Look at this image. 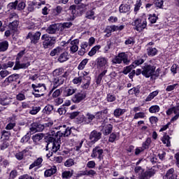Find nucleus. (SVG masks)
Here are the masks:
<instances>
[{
	"mask_svg": "<svg viewBox=\"0 0 179 179\" xmlns=\"http://www.w3.org/2000/svg\"><path fill=\"white\" fill-rule=\"evenodd\" d=\"M72 130L66 125L53 127L50 129L48 135L49 136L48 143L45 147V150H50L51 152L47 154V157H51L52 153H57L61 148V138H66L71 135Z\"/></svg>",
	"mask_w": 179,
	"mask_h": 179,
	"instance_id": "f257e3e1",
	"label": "nucleus"
},
{
	"mask_svg": "<svg viewBox=\"0 0 179 179\" xmlns=\"http://www.w3.org/2000/svg\"><path fill=\"white\" fill-rule=\"evenodd\" d=\"M111 62L113 65L122 64V62L125 65H129L131 60L128 59V55L125 52H120L112 59Z\"/></svg>",
	"mask_w": 179,
	"mask_h": 179,
	"instance_id": "f03ea898",
	"label": "nucleus"
},
{
	"mask_svg": "<svg viewBox=\"0 0 179 179\" xmlns=\"http://www.w3.org/2000/svg\"><path fill=\"white\" fill-rule=\"evenodd\" d=\"M31 87L36 92H32V94H34L35 97H41V96L44 95V92H45V90H47V87H45V84L44 83H39L37 85L32 84Z\"/></svg>",
	"mask_w": 179,
	"mask_h": 179,
	"instance_id": "7ed1b4c3",
	"label": "nucleus"
},
{
	"mask_svg": "<svg viewBox=\"0 0 179 179\" xmlns=\"http://www.w3.org/2000/svg\"><path fill=\"white\" fill-rule=\"evenodd\" d=\"M41 38L43 41V48H50V47H52L55 44L57 40L55 37H51L48 34L42 35Z\"/></svg>",
	"mask_w": 179,
	"mask_h": 179,
	"instance_id": "20e7f679",
	"label": "nucleus"
},
{
	"mask_svg": "<svg viewBox=\"0 0 179 179\" xmlns=\"http://www.w3.org/2000/svg\"><path fill=\"white\" fill-rule=\"evenodd\" d=\"M110 120L108 118L103 120L101 124V131L103 135H110L111 132H113V124H109L108 122Z\"/></svg>",
	"mask_w": 179,
	"mask_h": 179,
	"instance_id": "39448f33",
	"label": "nucleus"
},
{
	"mask_svg": "<svg viewBox=\"0 0 179 179\" xmlns=\"http://www.w3.org/2000/svg\"><path fill=\"white\" fill-rule=\"evenodd\" d=\"M155 71L156 66L146 64L143 67L142 75L145 78H150V76H153Z\"/></svg>",
	"mask_w": 179,
	"mask_h": 179,
	"instance_id": "423d86ee",
	"label": "nucleus"
},
{
	"mask_svg": "<svg viewBox=\"0 0 179 179\" xmlns=\"http://www.w3.org/2000/svg\"><path fill=\"white\" fill-rule=\"evenodd\" d=\"M40 37H41V32L40 31L29 32L26 38L27 40H30L31 44H37L40 41Z\"/></svg>",
	"mask_w": 179,
	"mask_h": 179,
	"instance_id": "0eeeda50",
	"label": "nucleus"
},
{
	"mask_svg": "<svg viewBox=\"0 0 179 179\" xmlns=\"http://www.w3.org/2000/svg\"><path fill=\"white\" fill-rule=\"evenodd\" d=\"M156 174V171L155 169L151 168L146 171H143L141 174L138 176L139 179H150Z\"/></svg>",
	"mask_w": 179,
	"mask_h": 179,
	"instance_id": "6e6552de",
	"label": "nucleus"
},
{
	"mask_svg": "<svg viewBox=\"0 0 179 179\" xmlns=\"http://www.w3.org/2000/svg\"><path fill=\"white\" fill-rule=\"evenodd\" d=\"M147 25L148 22H146V20H141L140 19H137L134 21L135 30L139 31V33L144 29H146Z\"/></svg>",
	"mask_w": 179,
	"mask_h": 179,
	"instance_id": "1a4fd4ad",
	"label": "nucleus"
},
{
	"mask_svg": "<svg viewBox=\"0 0 179 179\" xmlns=\"http://www.w3.org/2000/svg\"><path fill=\"white\" fill-rule=\"evenodd\" d=\"M30 66V62L26 63H20V58L17 57L15 64L13 67V71H19V69H27Z\"/></svg>",
	"mask_w": 179,
	"mask_h": 179,
	"instance_id": "9d476101",
	"label": "nucleus"
},
{
	"mask_svg": "<svg viewBox=\"0 0 179 179\" xmlns=\"http://www.w3.org/2000/svg\"><path fill=\"white\" fill-rule=\"evenodd\" d=\"M85 99H86V93L83 92H80L75 94L72 96L71 101H73V103H75L76 104H79L80 101H83V100Z\"/></svg>",
	"mask_w": 179,
	"mask_h": 179,
	"instance_id": "9b49d317",
	"label": "nucleus"
},
{
	"mask_svg": "<svg viewBox=\"0 0 179 179\" xmlns=\"http://www.w3.org/2000/svg\"><path fill=\"white\" fill-rule=\"evenodd\" d=\"M103 153H104L103 149H101L99 146H96L92 150L91 157H97L99 160H102Z\"/></svg>",
	"mask_w": 179,
	"mask_h": 179,
	"instance_id": "f8f14e48",
	"label": "nucleus"
},
{
	"mask_svg": "<svg viewBox=\"0 0 179 179\" xmlns=\"http://www.w3.org/2000/svg\"><path fill=\"white\" fill-rule=\"evenodd\" d=\"M96 65L99 68L106 69L108 66V59L100 57L96 59Z\"/></svg>",
	"mask_w": 179,
	"mask_h": 179,
	"instance_id": "ddd939ff",
	"label": "nucleus"
},
{
	"mask_svg": "<svg viewBox=\"0 0 179 179\" xmlns=\"http://www.w3.org/2000/svg\"><path fill=\"white\" fill-rule=\"evenodd\" d=\"M90 139L91 142H92L93 143H96V142L101 139V133L96 130L92 131L90 134Z\"/></svg>",
	"mask_w": 179,
	"mask_h": 179,
	"instance_id": "4468645a",
	"label": "nucleus"
},
{
	"mask_svg": "<svg viewBox=\"0 0 179 179\" xmlns=\"http://www.w3.org/2000/svg\"><path fill=\"white\" fill-rule=\"evenodd\" d=\"M64 82H65V74L59 77H55L53 79L54 89H57L58 86H61V85H64Z\"/></svg>",
	"mask_w": 179,
	"mask_h": 179,
	"instance_id": "2eb2a0df",
	"label": "nucleus"
},
{
	"mask_svg": "<svg viewBox=\"0 0 179 179\" xmlns=\"http://www.w3.org/2000/svg\"><path fill=\"white\" fill-rule=\"evenodd\" d=\"M71 47H70V51L72 52V54H75L79 50V39H74L71 41L70 43Z\"/></svg>",
	"mask_w": 179,
	"mask_h": 179,
	"instance_id": "dca6fc26",
	"label": "nucleus"
},
{
	"mask_svg": "<svg viewBox=\"0 0 179 179\" xmlns=\"http://www.w3.org/2000/svg\"><path fill=\"white\" fill-rule=\"evenodd\" d=\"M131 10V6L125 3L124 1L119 7V11L120 13H129Z\"/></svg>",
	"mask_w": 179,
	"mask_h": 179,
	"instance_id": "f3484780",
	"label": "nucleus"
},
{
	"mask_svg": "<svg viewBox=\"0 0 179 179\" xmlns=\"http://www.w3.org/2000/svg\"><path fill=\"white\" fill-rule=\"evenodd\" d=\"M78 89L73 88V87H67L64 91V94L66 97H69V96H73L76 93Z\"/></svg>",
	"mask_w": 179,
	"mask_h": 179,
	"instance_id": "a211bd4d",
	"label": "nucleus"
},
{
	"mask_svg": "<svg viewBox=\"0 0 179 179\" xmlns=\"http://www.w3.org/2000/svg\"><path fill=\"white\" fill-rule=\"evenodd\" d=\"M58 24H53L50 25L46 29V31L48 33V34H55V33H57V31H58Z\"/></svg>",
	"mask_w": 179,
	"mask_h": 179,
	"instance_id": "6ab92c4d",
	"label": "nucleus"
},
{
	"mask_svg": "<svg viewBox=\"0 0 179 179\" xmlns=\"http://www.w3.org/2000/svg\"><path fill=\"white\" fill-rule=\"evenodd\" d=\"M20 76L19 74H12L11 76H8L4 80L5 83L9 85V83H12V82H15L19 79Z\"/></svg>",
	"mask_w": 179,
	"mask_h": 179,
	"instance_id": "aec40b11",
	"label": "nucleus"
},
{
	"mask_svg": "<svg viewBox=\"0 0 179 179\" xmlns=\"http://www.w3.org/2000/svg\"><path fill=\"white\" fill-rule=\"evenodd\" d=\"M55 173H57V166H53L51 169H47L45 171V177H51V176H53Z\"/></svg>",
	"mask_w": 179,
	"mask_h": 179,
	"instance_id": "412c9836",
	"label": "nucleus"
},
{
	"mask_svg": "<svg viewBox=\"0 0 179 179\" xmlns=\"http://www.w3.org/2000/svg\"><path fill=\"white\" fill-rule=\"evenodd\" d=\"M113 31H115V25L107 26L105 29V33H106V36L110 37Z\"/></svg>",
	"mask_w": 179,
	"mask_h": 179,
	"instance_id": "4be33fe9",
	"label": "nucleus"
},
{
	"mask_svg": "<svg viewBox=\"0 0 179 179\" xmlns=\"http://www.w3.org/2000/svg\"><path fill=\"white\" fill-rule=\"evenodd\" d=\"M69 56L68 52L62 53L58 58L59 62H65L66 61H68V59H69V57H68Z\"/></svg>",
	"mask_w": 179,
	"mask_h": 179,
	"instance_id": "5701e85b",
	"label": "nucleus"
},
{
	"mask_svg": "<svg viewBox=\"0 0 179 179\" xmlns=\"http://www.w3.org/2000/svg\"><path fill=\"white\" fill-rule=\"evenodd\" d=\"M125 113H127L126 109L117 108L114 110V115L116 118H120V117L125 114Z\"/></svg>",
	"mask_w": 179,
	"mask_h": 179,
	"instance_id": "b1692460",
	"label": "nucleus"
},
{
	"mask_svg": "<svg viewBox=\"0 0 179 179\" xmlns=\"http://www.w3.org/2000/svg\"><path fill=\"white\" fill-rule=\"evenodd\" d=\"M29 151L25 149L21 152H17L15 154V157L17 160H23V158L24 156H26V153H27Z\"/></svg>",
	"mask_w": 179,
	"mask_h": 179,
	"instance_id": "393cba45",
	"label": "nucleus"
},
{
	"mask_svg": "<svg viewBox=\"0 0 179 179\" xmlns=\"http://www.w3.org/2000/svg\"><path fill=\"white\" fill-rule=\"evenodd\" d=\"M52 110H54V106L52 105L48 104L43 109L42 112L43 114L50 115L51 114Z\"/></svg>",
	"mask_w": 179,
	"mask_h": 179,
	"instance_id": "a878e982",
	"label": "nucleus"
},
{
	"mask_svg": "<svg viewBox=\"0 0 179 179\" xmlns=\"http://www.w3.org/2000/svg\"><path fill=\"white\" fill-rule=\"evenodd\" d=\"M9 47V43L7 41H4L0 43V52H3L8 50Z\"/></svg>",
	"mask_w": 179,
	"mask_h": 179,
	"instance_id": "bb28decb",
	"label": "nucleus"
},
{
	"mask_svg": "<svg viewBox=\"0 0 179 179\" xmlns=\"http://www.w3.org/2000/svg\"><path fill=\"white\" fill-rule=\"evenodd\" d=\"M41 163H43V158H38L29 166V170H31V169H34V167H37V166H40Z\"/></svg>",
	"mask_w": 179,
	"mask_h": 179,
	"instance_id": "cd10ccee",
	"label": "nucleus"
},
{
	"mask_svg": "<svg viewBox=\"0 0 179 179\" xmlns=\"http://www.w3.org/2000/svg\"><path fill=\"white\" fill-rule=\"evenodd\" d=\"M162 141L164 143V145H166L167 146V148L171 146V143H170V136H169V135H164Z\"/></svg>",
	"mask_w": 179,
	"mask_h": 179,
	"instance_id": "c85d7f7f",
	"label": "nucleus"
},
{
	"mask_svg": "<svg viewBox=\"0 0 179 179\" xmlns=\"http://www.w3.org/2000/svg\"><path fill=\"white\" fill-rule=\"evenodd\" d=\"M159 94V90L154 91L151 92L145 99V101H152L154 98Z\"/></svg>",
	"mask_w": 179,
	"mask_h": 179,
	"instance_id": "c756f323",
	"label": "nucleus"
},
{
	"mask_svg": "<svg viewBox=\"0 0 179 179\" xmlns=\"http://www.w3.org/2000/svg\"><path fill=\"white\" fill-rule=\"evenodd\" d=\"M61 52H62V48L57 47L50 52V55L51 57H55V55H58L59 54H61Z\"/></svg>",
	"mask_w": 179,
	"mask_h": 179,
	"instance_id": "7c9ffc66",
	"label": "nucleus"
},
{
	"mask_svg": "<svg viewBox=\"0 0 179 179\" xmlns=\"http://www.w3.org/2000/svg\"><path fill=\"white\" fill-rule=\"evenodd\" d=\"M0 104L1 106H9L10 104V99L8 97H0Z\"/></svg>",
	"mask_w": 179,
	"mask_h": 179,
	"instance_id": "2f4dec72",
	"label": "nucleus"
},
{
	"mask_svg": "<svg viewBox=\"0 0 179 179\" xmlns=\"http://www.w3.org/2000/svg\"><path fill=\"white\" fill-rule=\"evenodd\" d=\"M100 50V45H95L93 47L91 50L88 52V55L90 57H93V55H96L97 51Z\"/></svg>",
	"mask_w": 179,
	"mask_h": 179,
	"instance_id": "473e14b6",
	"label": "nucleus"
},
{
	"mask_svg": "<svg viewBox=\"0 0 179 179\" xmlns=\"http://www.w3.org/2000/svg\"><path fill=\"white\" fill-rule=\"evenodd\" d=\"M19 26V22L17 20H14L13 22L9 24V28L13 31L17 30V27Z\"/></svg>",
	"mask_w": 179,
	"mask_h": 179,
	"instance_id": "72a5a7b5",
	"label": "nucleus"
},
{
	"mask_svg": "<svg viewBox=\"0 0 179 179\" xmlns=\"http://www.w3.org/2000/svg\"><path fill=\"white\" fill-rule=\"evenodd\" d=\"M43 138H44V135L43 134H36L34 136H33L32 139L35 143H37V142L41 141Z\"/></svg>",
	"mask_w": 179,
	"mask_h": 179,
	"instance_id": "f704fd0d",
	"label": "nucleus"
},
{
	"mask_svg": "<svg viewBox=\"0 0 179 179\" xmlns=\"http://www.w3.org/2000/svg\"><path fill=\"white\" fill-rule=\"evenodd\" d=\"M148 51V55L151 56V57H155L156 54H157V49L155 48H148L147 49Z\"/></svg>",
	"mask_w": 179,
	"mask_h": 179,
	"instance_id": "c9c22d12",
	"label": "nucleus"
},
{
	"mask_svg": "<svg viewBox=\"0 0 179 179\" xmlns=\"http://www.w3.org/2000/svg\"><path fill=\"white\" fill-rule=\"evenodd\" d=\"M150 143H152V138H147L146 141L143 143L141 148H144V150L146 149H149V146H150Z\"/></svg>",
	"mask_w": 179,
	"mask_h": 179,
	"instance_id": "e433bc0d",
	"label": "nucleus"
},
{
	"mask_svg": "<svg viewBox=\"0 0 179 179\" xmlns=\"http://www.w3.org/2000/svg\"><path fill=\"white\" fill-rule=\"evenodd\" d=\"M69 10H71V13L73 14V17H71L69 19L70 20H73V19H75V16H76V6H71L69 7Z\"/></svg>",
	"mask_w": 179,
	"mask_h": 179,
	"instance_id": "4c0bfd02",
	"label": "nucleus"
},
{
	"mask_svg": "<svg viewBox=\"0 0 179 179\" xmlns=\"http://www.w3.org/2000/svg\"><path fill=\"white\" fill-rule=\"evenodd\" d=\"M88 59H84L78 65V69L79 71H82L83 69H85V66H86V64H87L88 62Z\"/></svg>",
	"mask_w": 179,
	"mask_h": 179,
	"instance_id": "58836bf2",
	"label": "nucleus"
},
{
	"mask_svg": "<svg viewBox=\"0 0 179 179\" xmlns=\"http://www.w3.org/2000/svg\"><path fill=\"white\" fill-rule=\"evenodd\" d=\"M149 111L152 114L155 113H159L160 111V107L157 105L152 106L149 108Z\"/></svg>",
	"mask_w": 179,
	"mask_h": 179,
	"instance_id": "ea45409f",
	"label": "nucleus"
},
{
	"mask_svg": "<svg viewBox=\"0 0 179 179\" xmlns=\"http://www.w3.org/2000/svg\"><path fill=\"white\" fill-rule=\"evenodd\" d=\"M40 110H41V107L40 106H34L32 107V109L29 111V114H31V115H36Z\"/></svg>",
	"mask_w": 179,
	"mask_h": 179,
	"instance_id": "a19ab883",
	"label": "nucleus"
},
{
	"mask_svg": "<svg viewBox=\"0 0 179 179\" xmlns=\"http://www.w3.org/2000/svg\"><path fill=\"white\" fill-rule=\"evenodd\" d=\"M9 136H10V131H8L6 130H3L1 131V138L8 140L9 139Z\"/></svg>",
	"mask_w": 179,
	"mask_h": 179,
	"instance_id": "79ce46f5",
	"label": "nucleus"
},
{
	"mask_svg": "<svg viewBox=\"0 0 179 179\" xmlns=\"http://www.w3.org/2000/svg\"><path fill=\"white\" fill-rule=\"evenodd\" d=\"M117 98L115 97V95L113 94H108L106 96V100L108 101V103H113V101H115Z\"/></svg>",
	"mask_w": 179,
	"mask_h": 179,
	"instance_id": "37998d69",
	"label": "nucleus"
},
{
	"mask_svg": "<svg viewBox=\"0 0 179 179\" xmlns=\"http://www.w3.org/2000/svg\"><path fill=\"white\" fill-rule=\"evenodd\" d=\"M143 62H145V60L142 58H139V59H136L131 65L133 67L138 66L139 65H142V64H143Z\"/></svg>",
	"mask_w": 179,
	"mask_h": 179,
	"instance_id": "c03bdc74",
	"label": "nucleus"
},
{
	"mask_svg": "<svg viewBox=\"0 0 179 179\" xmlns=\"http://www.w3.org/2000/svg\"><path fill=\"white\" fill-rule=\"evenodd\" d=\"M86 117H87V124H90V122H92V121H93L94 120V118H96V115H94L90 113H87L86 114Z\"/></svg>",
	"mask_w": 179,
	"mask_h": 179,
	"instance_id": "a18cd8bd",
	"label": "nucleus"
},
{
	"mask_svg": "<svg viewBox=\"0 0 179 179\" xmlns=\"http://www.w3.org/2000/svg\"><path fill=\"white\" fill-rule=\"evenodd\" d=\"M26 8V3L24 1H20L17 3V10H23Z\"/></svg>",
	"mask_w": 179,
	"mask_h": 179,
	"instance_id": "49530a36",
	"label": "nucleus"
},
{
	"mask_svg": "<svg viewBox=\"0 0 179 179\" xmlns=\"http://www.w3.org/2000/svg\"><path fill=\"white\" fill-rule=\"evenodd\" d=\"M29 141H30V134L29 133H27L25 136H24L22 138H21V143H27V142H29Z\"/></svg>",
	"mask_w": 179,
	"mask_h": 179,
	"instance_id": "de8ad7c7",
	"label": "nucleus"
},
{
	"mask_svg": "<svg viewBox=\"0 0 179 179\" xmlns=\"http://www.w3.org/2000/svg\"><path fill=\"white\" fill-rule=\"evenodd\" d=\"M74 164L75 161L72 159H67L64 163V166H66V167H72Z\"/></svg>",
	"mask_w": 179,
	"mask_h": 179,
	"instance_id": "09e8293b",
	"label": "nucleus"
},
{
	"mask_svg": "<svg viewBox=\"0 0 179 179\" xmlns=\"http://www.w3.org/2000/svg\"><path fill=\"white\" fill-rule=\"evenodd\" d=\"M17 3H18V1L16 0L14 2H11L8 3V7L9 8V9L16 10V8H17Z\"/></svg>",
	"mask_w": 179,
	"mask_h": 179,
	"instance_id": "8fccbe9b",
	"label": "nucleus"
},
{
	"mask_svg": "<svg viewBox=\"0 0 179 179\" xmlns=\"http://www.w3.org/2000/svg\"><path fill=\"white\" fill-rule=\"evenodd\" d=\"M145 117H146V115H145V113L139 112V113H136L134 115V120H138V118H145Z\"/></svg>",
	"mask_w": 179,
	"mask_h": 179,
	"instance_id": "3c124183",
	"label": "nucleus"
},
{
	"mask_svg": "<svg viewBox=\"0 0 179 179\" xmlns=\"http://www.w3.org/2000/svg\"><path fill=\"white\" fill-rule=\"evenodd\" d=\"M29 134L30 135H33V134H36L37 132V126L36 125V123H33L30 127Z\"/></svg>",
	"mask_w": 179,
	"mask_h": 179,
	"instance_id": "603ef678",
	"label": "nucleus"
},
{
	"mask_svg": "<svg viewBox=\"0 0 179 179\" xmlns=\"http://www.w3.org/2000/svg\"><path fill=\"white\" fill-rule=\"evenodd\" d=\"M16 99L19 101H23V100H26V95H24L23 93H19L16 95Z\"/></svg>",
	"mask_w": 179,
	"mask_h": 179,
	"instance_id": "864d4df0",
	"label": "nucleus"
},
{
	"mask_svg": "<svg viewBox=\"0 0 179 179\" xmlns=\"http://www.w3.org/2000/svg\"><path fill=\"white\" fill-rule=\"evenodd\" d=\"M63 69H55L53 71V76H55V78H57V76H59L60 75H62V72H63Z\"/></svg>",
	"mask_w": 179,
	"mask_h": 179,
	"instance_id": "5fc2aeb1",
	"label": "nucleus"
},
{
	"mask_svg": "<svg viewBox=\"0 0 179 179\" xmlns=\"http://www.w3.org/2000/svg\"><path fill=\"white\" fill-rule=\"evenodd\" d=\"M144 171H145V169H143L141 166H136L135 169H134L135 173L136 174H138V176H141V174H142Z\"/></svg>",
	"mask_w": 179,
	"mask_h": 179,
	"instance_id": "6e6d98bb",
	"label": "nucleus"
},
{
	"mask_svg": "<svg viewBox=\"0 0 179 179\" xmlns=\"http://www.w3.org/2000/svg\"><path fill=\"white\" fill-rule=\"evenodd\" d=\"M124 44L126 45H129V44L131 45H134L135 44V41L134 40V38L131 37V38H127L125 41Z\"/></svg>",
	"mask_w": 179,
	"mask_h": 179,
	"instance_id": "4d7b16f0",
	"label": "nucleus"
},
{
	"mask_svg": "<svg viewBox=\"0 0 179 179\" xmlns=\"http://www.w3.org/2000/svg\"><path fill=\"white\" fill-rule=\"evenodd\" d=\"M73 83L74 85H80L82 83V76L76 77L74 79H73Z\"/></svg>",
	"mask_w": 179,
	"mask_h": 179,
	"instance_id": "13d9d810",
	"label": "nucleus"
},
{
	"mask_svg": "<svg viewBox=\"0 0 179 179\" xmlns=\"http://www.w3.org/2000/svg\"><path fill=\"white\" fill-rule=\"evenodd\" d=\"M163 3H164V1H163V0H155V6L157 8H162Z\"/></svg>",
	"mask_w": 179,
	"mask_h": 179,
	"instance_id": "bf43d9fd",
	"label": "nucleus"
},
{
	"mask_svg": "<svg viewBox=\"0 0 179 179\" xmlns=\"http://www.w3.org/2000/svg\"><path fill=\"white\" fill-rule=\"evenodd\" d=\"M10 73H9L8 70H2L0 71V76L2 79H3V78H6V76H8V75Z\"/></svg>",
	"mask_w": 179,
	"mask_h": 179,
	"instance_id": "052dcab7",
	"label": "nucleus"
},
{
	"mask_svg": "<svg viewBox=\"0 0 179 179\" xmlns=\"http://www.w3.org/2000/svg\"><path fill=\"white\" fill-rule=\"evenodd\" d=\"M15 127H16L15 122H10L6 125V129H7L8 131H10V129H13Z\"/></svg>",
	"mask_w": 179,
	"mask_h": 179,
	"instance_id": "680f3d73",
	"label": "nucleus"
},
{
	"mask_svg": "<svg viewBox=\"0 0 179 179\" xmlns=\"http://www.w3.org/2000/svg\"><path fill=\"white\" fill-rule=\"evenodd\" d=\"M87 82L83 85V89H89V86H90V77L87 76Z\"/></svg>",
	"mask_w": 179,
	"mask_h": 179,
	"instance_id": "e2e57ef3",
	"label": "nucleus"
},
{
	"mask_svg": "<svg viewBox=\"0 0 179 179\" xmlns=\"http://www.w3.org/2000/svg\"><path fill=\"white\" fill-rule=\"evenodd\" d=\"M96 172L94 170L85 171L83 176H94Z\"/></svg>",
	"mask_w": 179,
	"mask_h": 179,
	"instance_id": "0e129e2a",
	"label": "nucleus"
},
{
	"mask_svg": "<svg viewBox=\"0 0 179 179\" xmlns=\"http://www.w3.org/2000/svg\"><path fill=\"white\" fill-rule=\"evenodd\" d=\"M148 20L150 23H156V22H157V17L156 16V14H154L153 15H150Z\"/></svg>",
	"mask_w": 179,
	"mask_h": 179,
	"instance_id": "69168bd1",
	"label": "nucleus"
},
{
	"mask_svg": "<svg viewBox=\"0 0 179 179\" xmlns=\"http://www.w3.org/2000/svg\"><path fill=\"white\" fill-rule=\"evenodd\" d=\"M93 16H94V12L93 10H90L86 13L85 17H87V19H94Z\"/></svg>",
	"mask_w": 179,
	"mask_h": 179,
	"instance_id": "338daca9",
	"label": "nucleus"
},
{
	"mask_svg": "<svg viewBox=\"0 0 179 179\" xmlns=\"http://www.w3.org/2000/svg\"><path fill=\"white\" fill-rule=\"evenodd\" d=\"M17 176V171L16 170H13L10 173L9 179H14Z\"/></svg>",
	"mask_w": 179,
	"mask_h": 179,
	"instance_id": "774afa93",
	"label": "nucleus"
}]
</instances>
